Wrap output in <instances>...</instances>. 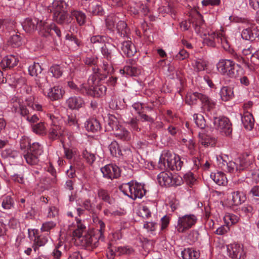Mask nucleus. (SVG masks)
<instances>
[{
	"mask_svg": "<svg viewBox=\"0 0 259 259\" xmlns=\"http://www.w3.org/2000/svg\"><path fill=\"white\" fill-rule=\"evenodd\" d=\"M24 157L26 162L30 165H35L38 161V156L28 151L24 154Z\"/></svg>",
	"mask_w": 259,
	"mask_h": 259,
	"instance_id": "nucleus-39",
	"label": "nucleus"
},
{
	"mask_svg": "<svg viewBox=\"0 0 259 259\" xmlns=\"http://www.w3.org/2000/svg\"><path fill=\"white\" fill-rule=\"evenodd\" d=\"M199 142L205 147H213L216 144V139L206 134L203 130L199 133Z\"/></svg>",
	"mask_w": 259,
	"mask_h": 259,
	"instance_id": "nucleus-24",
	"label": "nucleus"
},
{
	"mask_svg": "<svg viewBox=\"0 0 259 259\" xmlns=\"http://www.w3.org/2000/svg\"><path fill=\"white\" fill-rule=\"evenodd\" d=\"M47 116L51 121L53 126L49 131V138L52 140L57 139L63 134V131L59 125L61 117L58 109L54 106L51 107Z\"/></svg>",
	"mask_w": 259,
	"mask_h": 259,
	"instance_id": "nucleus-7",
	"label": "nucleus"
},
{
	"mask_svg": "<svg viewBox=\"0 0 259 259\" xmlns=\"http://www.w3.org/2000/svg\"><path fill=\"white\" fill-rule=\"evenodd\" d=\"M77 229L73 232V235L75 237V241L79 242L80 245L88 249L95 248L98 246L99 240L95 235L92 236L89 234L83 235V231L85 226L81 223L78 219H76Z\"/></svg>",
	"mask_w": 259,
	"mask_h": 259,
	"instance_id": "nucleus-4",
	"label": "nucleus"
},
{
	"mask_svg": "<svg viewBox=\"0 0 259 259\" xmlns=\"http://www.w3.org/2000/svg\"><path fill=\"white\" fill-rule=\"evenodd\" d=\"M111 154L113 156L120 155L121 150L119 149L118 144L115 141H112L109 146Z\"/></svg>",
	"mask_w": 259,
	"mask_h": 259,
	"instance_id": "nucleus-45",
	"label": "nucleus"
},
{
	"mask_svg": "<svg viewBox=\"0 0 259 259\" xmlns=\"http://www.w3.org/2000/svg\"><path fill=\"white\" fill-rule=\"evenodd\" d=\"M216 159L219 166L222 169H224L228 159V156L225 154L217 155Z\"/></svg>",
	"mask_w": 259,
	"mask_h": 259,
	"instance_id": "nucleus-55",
	"label": "nucleus"
},
{
	"mask_svg": "<svg viewBox=\"0 0 259 259\" xmlns=\"http://www.w3.org/2000/svg\"><path fill=\"white\" fill-rule=\"evenodd\" d=\"M253 212L252 206L249 204H246L241 207L240 209V213L244 214L246 215H251Z\"/></svg>",
	"mask_w": 259,
	"mask_h": 259,
	"instance_id": "nucleus-61",
	"label": "nucleus"
},
{
	"mask_svg": "<svg viewBox=\"0 0 259 259\" xmlns=\"http://www.w3.org/2000/svg\"><path fill=\"white\" fill-rule=\"evenodd\" d=\"M65 123L69 126H73L76 129H78L79 124L76 119L75 114L73 113H68L67 117L65 120Z\"/></svg>",
	"mask_w": 259,
	"mask_h": 259,
	"instance_id": "nucleus-37",
	"label": "nucleus"
},
{
	"mask_svg": "<svg viewBox=\"0 0 259 259\" xmlns=\"http://www.w3.org/2000/svg\"><path fill=\"white\" fill-rule=\"evenodd\" d=\"M48 235H39L35 237L34 242L38 247L44 246L48 241Z\"/></svg>",
	"mask_w": 259,
	"mask_h": 259,
	"instance_id": "nucleus-53",
	"label": "nucleus"
},
{
	"mask_svg": "<svg viewBox=\"0 0 259 259\" xmlns=\"http://www.w3.org/2000/svg\"><path fill=\"white\" fill-rule=\"evenodd\" d=\"M241 36L243 39L245 40H253L254 39L253 34L249 28L243 30Z\"/></svg>",
	"mask_w": 259,
	"mask_h": 259,
	"instance_id": "nucleus-58",
	"label": "nucleus"
},
{
	"mask_svg": "<svg viewBox=\"0 0 259 259\" xmlns=\"http://www.w3.org/2000/svg\"><path fill=\"white\" fill-rule=\"evenodd\" d=\"M253 167H252V168L249 167V168L246 169L250 172L252 180L255 183H259V169H253L255 167V165L253 163Z\"/></svg>",
	"mask_w": 259,
	"mask_h": 259,
	"instance_id": "nucleus-57",
	"label": "nucleus"
},
{
	"mask_svg": "<svg viewBox=\"0 0 259 259\" xmlns=\"http://www.w3.org/2000/svg\"><path fill=\"white\" fill-rule=\"evenodd\" d=\"M197 99L201 101L204 107L208 111L212 109L215 105L214 101L209 99L206 95L197 92L189 94L186 96V102L189 105H192L196 103Z\"/></svg>",
	"mask_w": 259,
	"mask_h": 259,
	"instance_id": "nucleus-13",
	"label": "nucleus"
},
{
	"mask_svg": "<svg viewBox=\"0 0 259 259\" xmlns=\"http://www.w3.org/2000/svg\"><path fill=\"white\" fill-rule=\"evenodd\" d=\"M32 131L37 135H45L46 134V128L42 122H39L32 126Z\"/></svg>",
	"mask_w": 259,
	"mask_h": 259,
	"instance_id": "nucleus-47",
	"label": "nucleus"
},
{
	"mask_svg": "<svg viewBox=\"0 0 259 259\" xmlns=\"http://www.w3.org/2000/svg\"><path fill=\"white\" fill-rule=\"evenodd\" d=\"M90 40L93 44L96 46H100V45H104L105 39V37L103 36L98 35L93 36L92 37H91Z\"/></svg>",
	"mask_w": 259,
	"mask_h": 259,
	"instance_id": "nucleus-56",
	"label": "nucleus"
},
{
	"mask_svg": "<svg viewBox=\"0 0 259 259\" xmlns=\"http://www.w3.org/2000/svg\"><path fill=\"white\" fill-rule=\"evenodd\" d=\"M183 162L179 156L168 150L163 151L159 158L158 166L161 169L179 170L181 169Z\"/></svg>",
	"mask_w": 259,
	"mask_h": 259,
	"instance_id": "nucleus-5",
	"label": "nucleus"
},
{
	"mask_svg": "<svg viewBox=\"0 0 259 259\" xmlns=\"http://www.w3.org/2000/svg\"><path fill=\"white\" fill-rule=\"evenodd\" d=\"M120 73L122 74H126L130 76H136L141 73V69L136 65V61L133 59H130L127 61V65L120 69Z\"/></svg>",
	"mask_w": 259,
	"mask_h": 259,
	"instance_id": "nucleus-19",
	"label": "nucleus"
},
{
	"mask_svg": "<svg viewBox=\"0 0 259 259\" xmlns=\"http://www.w3.org/2000/svg\"><path fill=\"white\" fill-rule=\"evenodd\" d=\"M192 65L196 71H201L205 69L206 67V62L204 60L198 59L193 61Z\"/></svg>",
	"mask_w": 259,
	"mask_h": 259,
	"instance_id": "nucleus-42",
	"label": "nucleus"
},
{
	"mask_svg": "<svg viewBox=\"0 0 259 259\" xmlns=\"http://www.w3.org/2000/svg\"><path fill=\"white\" fill-rule=\"evenodd\" d=\"M43 93L50 100L55 101L62 97L64 91L60 87L55 86L49 89H43Z\"/></svg>",
	"mask_w": 259,
	"mask_h": 259,
	"instance_id": "nucleus-22",
	"label": "nucleus"
},
{
	"mask_svg": "<svg viewBox=\"0 0 259 259\" xmlns=\"http://www.w3.org/2000/svg\"><path fill=\"white\" fill-rule=\"evenodd\" d=\"M121 50L123 54L128 57L133 56L137 50L131 41H125L122 43Z\"/></svg>",
	"mask_w": 259,
	"mask_h": 259,
	"instance_id": "nucleus-27",
	"label": "nucleus"
},
{
	"mask_svg": "<svg viewBox=\"0 0 259 259\" xmlns=\"http://www.w3.org/2000/svg\"><path fill=\"white\" fill-rule=\"evenodd\" d=\"M181 255L183 259H197L199 253L192 248H188L182 251Z\"/></svg>",
	"mask_w": 259,
	"mask_h": 259,
	"instance_id": "nucleus-34",
	"label": "nucleus"
},
{
	"mask_svg": "<svg viewBox=\"0 0 259 259\" xmlns=\"http://www.w3.org/2000/svg\"><path fill=\"white\" fill-rule=\"evenodd\" d=\"M221 99L224 101H228L231 100L234 97L233 89L229 87H223L220 91Z\"/></svg>",
	"mask_w": 259,
	"mask_h": 259,
	"instance_id": "nucleus-31",
	"label": "nucleus"
},
{
	"mask_svg": "<svg viewBox=\"0 0 259 259\" xmlns=\"http://www.w3.org/2000/svg\"><path fill=\"white\" fill-rule=\"evenodd\" d=\"M210 178L217 184L220 186H225L228 182L226 176L221 171L211 173L210 174Z\"/></svg>",
	"mask_w": 259,
	"mask_h": 259,
	"instance_id": "nucleus-29",
	"label": "nucleus"
},
{
	"mask_svg": "<svg viewBox=\"0 0 259 259\" xmlns=\"http://www.w3.org/2000/svg\"><path fill=\"white\" fill-rule=\"evenodd\" d=\"M112 130L114 131V135L116 137L123 140L128 141L131 138L130 133L124 127L117 124V119L112 117L110 119L108 123Z\"/></svg>",
	"mask_w": 259,
	"mask_h": 259,
	"instance_id": "nucleus-15",
	"label": "nucleus"
},
{
	"mask_svg": "<svg viewBox=\"0 0 259 259\" xmlns=\"http://www.w3.org/2000/svg\"><path fill=\"white\" fill-rule=\"evenodd\" d=\"M83 157L86 159L87 162L90 164H92L95 160V155L87 150H85L82 152Z\"/></svg>",
	"mask_w": 259,
	"mask_h": 259,
	"instance_id": "nucleus-62",
	"label": "nucleus"
},
{
	"mask_svg": "<svg viewBox=\"0 0 259 259\" xmlns=\"http://www.w3.org/2000/svg\"><path fill=\"white\" fill-rule=\"evenodd\" d=\"M33 100V98L30 97L26 99L25 102H24L23 99L18 97H12L11 99L12 111L25 117L27 121L30 123L37 122L39 118L36 114L31 116H29V114L32 110L42 111V107L38 103H34Z\"/></svg>",
	"mask_w": 259,
	"mask_h": 259,
	"instance_id": "nucleus-1",
	"label": "nucleus"
},
{
	"mask_svg": "<svg viewBox=\"0 0 259 259\" xmlns=\"http://www.w3.org/2000/svg\"><path fill=\"white\" fill-rule=\"evenodd\" d=\"M133 252L132 248L129 246H119L114 247L109 245L108 247V251L107 253V256L108 259H113V256L115 253L119 255L123 254H130Z\"/></svg>",
	"mask_w": 259,
	"mask_h": 259,
	"instance_id": "nucleus-21",
	"label": "nucleus"
},
{
	"mask_svg": "<svg viewBox=\"0 0 259 259\" xmlns=\"http://www.w3.org/2000/svg\"><path fill=\"white\" fill-rule=\"evenodd\" d=\"M197 219L193 214H186L179 217L176 226L177 231L179 233H183L194 226Z\"/></svg>",
	"mask_w": 259,
	"mask_h": 259,
	"instance_id": "nucleus-14",
	"label": "nucleus"
},
{
	"mask_svg": "<svg viewBox=\"0 0 259 259\" xmlns=\"http://www.w3.org/2000/svg\"><path fill=\"white\" fill-rule=\"evenodd\" d=\"M137 213L138 215L144 219H147L151 215V211L146 205L141 206L139 208Z\"/></svg>",
	"mask_w": 259,
	"mask_h": 259,
	"instance_id": "nucleus-50",
	"label": "nucleus"
},
{
	"mask_svg": "<svg viewBox=\"0 0 259 259\" xmlns=\"http://www.w3.org/2000/svg\"><path fill=\"white\" fill-rule=\"evenodd\" d=\"M24 30L28 33H31L36 30H38L40 35H45L44 32H49L48 22L39 20L37 18H26L22 24Z\"/></svg>",
	"mask_w": 259,
	"mask_h": 259,
	"instance_id": "nucleus-10",
	"label": "nucleus"
},
{
	"mask_svg": "<svg viewBox=\"0 0 259 259\" xmlns=\"http://www.w3.org/2000/svg\"><path fill=\"white\" fill-rule=\"evenodd\" d=\"M68 5L64 0H54L48 7V11L53 13V19L58 23H63L67 17Z\"/></svg>",
	"mask_w": 259,
	"mask_h": 259,
	"instance_id": "nucleus-8",
	"label": "nucleus"
},
{
	"mask_svg": "<svg viewBox=\"0 0 259 259\" xmlns=\"http://www.w3.org/2000/svg\"><path fill=\"white\" fill-rule=\"evenodd\" d=\"M218 42L222 45L225 50L231 52L230 42L223 31H221L218 33Z\"/></svg>",
	"mask_w": 259,
	"mask_h": 259,
	"instance_id": "nucleus-33",
	"label": "nucleus"
},
{
	"mask_svg": "<svg viewBox=\"0 0 259 259\" xmlns=\"http://www.w3.org/2000/svg\"><path fill=\"white\" fill-rule=\"evenodd\" d=\"M67 38L69 40L68 44L73 47L75 49L78 47L79 45V41L75 36L72 35H67L66 36Z\"/></svg>",
	"mask_w": 259,
	"mask_h": 259,
	"instance_id": "nucleus-64",
	"label": "nucleus"
},
{
	"mask_svg": "<svg viewBox=\"0 0 259 259\" xmlns=\"http://www.w3.org/2000/svg\"><path fill=\"white\" fill-rule=\"evenodd\" d=\"M31 146V145L30 139L26 136L22 137L20 141L21 148L27 149L28 150Z\"/></svg>",
	"mask_w": 259,
	"mask_h": 259,
	"instance_id": "nucleus-59",
	"label": "nucleus"
},
{
	"mask_svg": "<svg viewBox=\"0 0 259 259\" xmlns=\"http://www.w3.org/2000/svg\"><path fill=\"white\" fill-rule=\"evenodd\" d=\"M190 23L192 24L193 27L197 33L203 39V43L209 47H214L215 41H218V35L219 32H204V24L202 16L197 11H194L190 19Z\"/></svg>",
	"mask_w": 259,
	"mask_h": 259,
	"instance_id": "nucleus-2",
	"label": "nucleus"
},
{
	"mask_svg": "<svg viewBox=\"0 0 259 259\" xmlns=\"http://www.w3.org/2000/svg\"><path fill=\"white\" fill-rule=\"evenodd\" d=\"M84 9L93 15H102L103 8L99 2L95 0H91L89 3L84 6Z\"/></svg>",
	"mask_w": 259,
	"mask_h": 259,
	"instance_id": "nucleus-23",
	"label": "nucleus"
},
{
	"mask_svg": "<svg viewBox=\"0 0 259 259\" xmlns=\"http://www.w3.org/2000/svg\"><path fill=\"white\" fill-rule=\"evenodd\" d=\"M94 74L90 75L87 83H82L80 85V91L83 94L95 97H100L104 96L106 92L105 85L100 82L98 78V69L93 68Z\"/></svg>",
	"mask_w": 259,
	"mask_h": 259,
	"instance_id": "nucleus-3",
	"label": "nucleus"
},
{
	"mask_svg": "<svg viewBox=\"0 0 259 259\" xmlns=\"http://www.w3.org/2000/svg\"><path fill=\"white\" fill-rule=\"evenodd\" d=\"M63 71V68L58 65H54L49 69V72H51L53 76L56 78H58L62 76Z\"/></svg>",
	"mask_w": 259,
	"mask_h": 259,
	"instance_id": "nucleus-46",
	"label": "nucleus"
},
{
	"mask_svg": "<svg viewBox=\"0 0 259 259\" xmlns=\"http://www.w3.org/2000/svg\"><path fill=\"white\" fill-rule=\"evenodd\" d=\"M96 227L98 233L95 235L98 240H104V234L106 230L105 224L101 220H98L96 222Z\"/></svg>",
	"mask_w": 259,
	"mask_h": 259,
	"instance_id": "nucleus-35",
	"label": "nucleus"
},
{
	"mask_svg": "<svg viewBox=\"0 0 259 259\" xmlns=\"http://www.w3.org/2000/svg\"><path fill=\"white\" fill-rule=\"evenodd\" d=\"M241 121L244 128L247 130H251L254 126V120L252 115L249 112H245L241 116Z\"/></svg>",
	"mask_w": 259,
	"mask_h": 259,
	"instance_id": "nucleus-26",
	"label": "nucleus"
},
{
	"mask_svg": "<svg viewBox=\"0 0 259 259\" xmlns=\"http://www.w3.org/2000/svg\"><path fill=\"white\" fill-rule=\"evenodd\" d=\"M213 123L218 131L226 136L230 135L232 132L231 124L227 117H213Z\"/></svg>",
	"mask_w": 259,
	"mask_h": 259,
	"instance_id": "nucleus-16",
	"label": "nucleus"
},
{
	"mask_svg": "<svg viewBox=\"0 0 259 259\" xmlns=\"http://www.w3.org/2000/svg\"><path fill=\"white\" fill-rule=\"evenodd\" d=\"M28 151L38 156L43 153L42 146L37 142L33 143Z\"/></svg>",
	"mask_w": 259,
	"mask_h": 259,
	"instance_id": "nucleus-44",
	"label": "nucleus"
},
{
	"mask_svg": "<svg viewBox=\"0 0 259 259\" xmlns=\"http://www.w3.org/2000/svg\"><path fill=\"white\" fill-rule=\"evenodd\" d=\"M42 68L38 63H34L28 67V71L31 76H37L42 71Z\"/></svg>",
	"mask_w": 259,
	"mask_h": 259,
	"instance_id": "nucleus-43",
	"label": "nucleus"
},
{
	"mask_svg": "<svg viewBox=\"0 0 259 259\" xmlns=\"http://www.w3.org/2000/svg\"><path fill=\"white\" fill-rule=\"evenodd\" d=\"M119 189L124 195L133 200L142 198L146 193L143 185L133 181L122 184Z\"/></svg>",
	"mask_w": 259,
	"mask_h": 259,
	"instance_id": "nucleus-6",
	"label": "nucleus"
},
{
	"mask_svg": "<svg viewBox=\"0 0 259 259\" xmlns=\"http://www.w3.org/2000/svg\"><path fill=\"white\" fill-rule=\"evenodd\" d=\"M2 205L5 209H10L13 207L14 201L10 196H4L2 199Z\"/></svg>",
	"mask_w": 259,
	"mask_h": 259,
	"instance_id": "nucleus-49",
	"label": "nucleus"
},
{
	"mask_svg": "<svg viewBox=\"0 0 259 259\" xmlns=\"http://www.w3.org/2000/svg\"><path fill=\"white\" fill-rule=\"evenodd\" d=\"M118 17H116L114 14H112L108 16L106 18V24L110 29L113 28L115 27L117 21H118Z\"/></svg>",
	"mask_w": 259,
	"mask_h": 259,
	"instance_id": "nucleus-54",
	"label": "nucleus"
},
{
	"mask_svg": "<svg viewBox=\"0 0 259 259\" xmlns=\"http://www.w3.org/2000/svg\"><path fill=\"white\" fill-rule=\"evenodd\" d=\"M85 127L88 131L97 132L101 129V125L96 119H90L85 123Z\"/></svg>",
	"mask_w": 259,
	"mask_h": 259,
	"instance_id": "nucleus-32",
	"label": "nucleus"
},
{
	"mask_svg": "<svg viewBox=\"0 0 259 259\" xmlns=\"http://www.w3.org/2000/svg\"><path fill=\"white\" fill-rule=\"evenodd\" d=\"M66 245L62 241H59V243L55 246V248L54 249L52 255H53L55 259H60L62 251L66 250Z\"/></svg>",
	"mask_w": 259,
	"mask_h": 259,
	"instance_id": "nucleus-36",
	"label": "nucleus"
},
{
	"mask_svg": "<svg viewBox=\"0 0 259 259\" xmlns=\"http://www.w3.org/2000/svg\"><path fill=\"white\" fill-rule=\"evenodd\" d=\"M194 120L196 125L201 129L205 126V121L203 116L201 114H195L193 115Z\"/></svg>",
	"mask_w": 259,
	"mask_h": 259,
	"instance_id": "nucleus-52",
	"label": "nucleus"
},
{
	"mask_svg": "<svg viewBox=\"0 0 259 259\" xmlns=\"http://www.w3.org/2000/svg\"><path fill=\"white\" fill-rule=\"evenodd\" d=\"M103 177L109 179L117 178L120 176V171L116 165L107 164L101 168Z\"/></svg>",
	"mask_w": 259,
	"mask_h": 259,
	"instance_id": "nucleus-20",
	"label": "nucleus"
},
{
	"mask_svg": "<svg viewBox=\"0 0 259 259\" xmlns=\"http://www.w3.org/2000/svg\"><path fill=\"white\" fill-rule=\"evenodd\" d=\"M9 44L13 47H19L22 45V40L20 35L13 34L9 40Z\"/></svg>",
	"mask_w": 259,
	"mask_h": 259,
	"instance_id": "nucleus-48",
	"label": "nucleus"
},
{
	"mask_svg": "<svg viewBox=\"0 0 259 259\" xmlns=\"http://www.w3.org/2000/svg\"><path fill=\"white\" fill-rule=\"evenodd\" d=\"M229 256L232 259H244L245 252L242 244L238 243L231 244L227 246Z\"/></svg>",
	"mask_w": 259,
	"mask_h": 259,
	"instance_id": "nucleus-18",
	"label": "nucleus"
},
{
	"mask_svg": "<svg viewBox=\"0 0 259 259\" xmlns=\"http://www.w3.org/2000/svg\"><path fill=\"white\" fill-rule=\"evenodd\" d=\"M64 142V141H62L64 156L68 159H72L74 158L76 155V150L72 147H66Z\"/></svg>",
	"mask_w": 259,
	"mask_h": 259,
	"instance_id": "nucleus-41",
	"label": "nucleus"
},
{
	"mask_svg": "<svg viewBox=\"0 0 259 259\" xmlns=\"http://www.w3.org/2000/svg\"><path fill=\"white\" fill-rule=\"evenodd\" d=\"M48 25L49 28H50L49 32H44L45 35H43V36H47L49 34H52V31H54L55 33L57 34V35L59 37L61 36V31L59 30V29L55 26V24H51L48 22Z\"/></svg>",
	"mask_w": 259,
	"mask_h": 259,
	"instance_id": "nucleus-60",
	"label": "nucleus"
},
{
	"mask_svg": "<svg viewBox=\"0 0 259 259\" xmlns=\"http://www.w3.org/2000/svg\"><path fill=\"white\" fill-rule=\"evenodd\" d=\"M231 204L238 205L244 202L246 200L244 194L241 192L235 191L231 193Z\"/></svg>",
	"mask_w": 259,
	"mask_h": 259,
	"instance_id": "nucleus-30",
	"label": "nucleus"
},
{
	"mask_svg": "<svg viewBox=\"0 0 259 259\" xmlns=\"http://www.w3.org/2000/svg\"><path fill=\"white\" fill-rule=\"evenodd\" d=\"M68 107L71 109H79L84 104L83 99L80 97H71L66 101Z\"/></svg>",
	"mask_w": 259,
	"mask_h": 259,
	"instance_id": "nucleus-25",
	"label": "nucleus"
},
{
	"mask_svg": "<svg viewBox=\"0 0 259 259\" xmlns=\"http://www.w3.org/2000/svg\"><path fill=\"white\" fill-rule=\"evenodd\" d=\"M56 226V224L53 222H47L42 224L41 230L42 232H49L54 228Z\"/></svg>",
	"mask_w": 259,
	"mask_h": 259,
	"instance_id": "nucleus-63",
	"label": "nucleus"
},
{
	"mask_svg": "<svg viewBox=\"0 0 259 259\" xmlns=\"http://www.w3.org/2000/svg\"><path fill=\"white\" fill-rule=\"evenodd\" d=\"M101 52L104 58L110 61V63L103 61L102 68L105 73H111L113 71L111 62L116 58L117 55H119V53L114 46L109 43L104 44L101 47Z\"/></svg>",
	"mask_w": 259,
	"mask_h": 259,
	"instance_id": "nucleus-9",
	"label": "nucleus"
},
{
	"mask_svg": "<svg viewBox=\"0 0 259 259\" xmlns=\"http://www.w3.org/2000/svg\"><path fill=\"white\" fill-rule=\"evenodd\" d=\"M227 171L233 173L237 171H241L250 167H253V159L249 156L239 157L235 160V161L227 162L226 164Z\"/></svg>",
	"mask_w": 259,
	"mask_h": 259,
	"instance_id": "nucleus-11",
	"label": "nucleus"
},
{
	"mask_svg": "<svg viewBox=\"0 0 259 259\" xmlns=\"http://www.w3.org/2000/svg\"><path fill=\"white\" fill-rule=\"evenodd\" d=\"M71 15L76 18L79 25H82L85 23L86 21V16L82 12L74 10L71 12Z\"/></svg>",
	"mask_w": 259,
	"mask_h": 259,
	"instance_id": "nucleus-40",
	"label": "nucleus"
},
{
	"mask_svg": "<svg viewBox=\"0 0 259 259\" xmlns=\"http://www.w3.org/2000/svg\"><path fill=\"white\" fill-rule=\"evenodd\" d=\"M18 62V60L16 57L10 55L3 58L1 62V66L4 68H12L17 65Z\"/></svg>",
	"mask_w": 259,
	"mask_h": 259,
	"instance_id": "nucleus-28",
	"label": "nucleus"
},
{
	"mask_svg": "<svg viewBox=\"0 0 259 259\" xmlns=\"http://www.w3.org/2000/svg\"><path fill=\"white\" fill-rule=\"evenodd\" d=\"M239 220V218L238 216L232 213H227L224 217V221L229 227L236 224Z\"/></svg>",
	"mask_w": 259,
	"mask_h": 259,
	"instance_id": "nucleus-38",
	"label": "nucleus"
},
{
	"mask_svg": "<svg viewBox=\"0 0 259 259\" xmlns=\"http://www.w3.org/2000/svg\"><path fill=\"white\" fill-rule=\"evenodd\" d=\"M98 196L105 202H108L109 204H112L113 200L111 198L108 192L103 189L99 190L98 191Z\"/></svg>",
	"mask_w": 259,
	"mask_h": 259,
	"instance_id": "nucleus-51",
	"label": "nucleus"
},
{
	"mask_svg": "<svg viewBox=\"0 0 259 259\" xmlns=\"http://www.w3.org/2000/svg\"><path fill=\"white\" fill-rule=\"evenodd\" d=\"M218 72L221 74L230 78L237 76V70L235 63L230 59H221L217 64Z\"/></svg>",
	"mask_w": 259,
	"mask_h": 259,
	"instance_id": "nucleus-12",
	"label": "nucleus"
},
{
	"mask_svg": "<svg viewBox=\"0 0 259 259\" xmlns=\"http://www.w3.org/2000/svg\"><path fill=\"white\" fill-rule=\"evenodd\" d=\"M158 183L162 186H172L180 185L181 180L174 177L171 173L164 171L160 172L157 176Z\"/></svg>",
	"mask_w": 259,
	"mask_h": 259,
	"instance_id": "nucleus-17",
	"label": "nucleus"
}]
</instances>
